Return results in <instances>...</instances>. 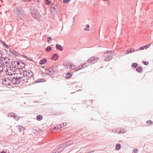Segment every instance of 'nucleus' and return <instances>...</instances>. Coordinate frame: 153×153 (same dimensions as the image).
<instances>
[{
	"label": "nucleus",
	"mask_w": 153,
	"mask_h": 153,
	"mask_svg": "<svg viewBox=\"0 0 153 153\" xmlns=\"http://www.w3.org/2000/svg\"><path fill=\"white\" fill-rule=\"evenodd\" d=\"M136 71L137 72L141 73L142 71V68L140 66H139L136 69Z\"/></svg>",
	"instance_id": "a211bd4d"
},
{
	"label": "nucleus",
	"mask_w": 153,
	"mask_h": 153,
	"mask_svg": "<svg viewBox=\"0 0 153 153\" xmlns=\"http://www.w3.org/2000/svg\"><path fill=\"white\" fill-rule=\"evenodd\" d=\"M132 67L135 68H137L138 66L137 64L136 63H133L132 65Z\"/></svg>",
	"instance_id": "393cba45"
},
{
	"label": "nucleus",
	"mask_w": 153,
	"mask_h": 153,
	"mask_svg": "<svg viewBox=\"0 0 153 153\" xmlns=\"http://www.w3.org/2000/svg\"><path fill=\"white\" fill-rule=\"evenodd\" d=\"M138 150L137 149H134L133 150L134 153H137L138 152Z\"/></svg>",
	"instance_id": "f704fd0d"
},
{
	"label": "nucleus",
	"mask_w": 153,
	"mask_h": 153,
	"mask_svg": "<svg viewBox=\"0 0 153 153\" xmlns=\"http://www.w3.org/2000/svg\"><path fill=\"white\" fill-rule=\"evenodd\" d=\"M86 27L87 28H89L90 27V26L88 25V24L86 25Z\"/></svg>",
	"instance_id": "a18cd8bd"
},
{
	"label": "nucleus",
	"mask_w": 153,
	"mask_h": 153,
	"mask_svg": "<svg viewBox=\"0 0 153 153\" xmlns=\"http://www.w3.org/2000/svg\"><path fill=\"white\" fill-rule=\"evenodd\" d=\"M118 130H119V129H120V131H119V132L118 133V134H120V133H121V132H122V131H122V129H120V128H118Z\"/></svg>",
	"instance_id": "79ce46f5"
},
{
	"label": "nucleus",
	"mask_w": 153,
	"mask_h": 153,
	"mask_svg": "<svg viewBox=\"0 0 153 153\" xmlns=\"http://www.w3.org/2000/svg\"><path fill=\"white\" fill-rule=\"evenodd\" d=\"M144 64L146 65H147L149 64V63L148 62H144Z\"/></svg>",
	"instance_id": "37998d69"
},
{
	"label": "nucleus",
	"mask_w": 153,
	"mask_h": 153,
	"mask_svg": "<svg viewBox=\"0 0 153 153\" xmlns=\"http://www.w3.org/2000/svg\"><path fill=\"white\" fill-rule=\"evenodd\" d=\"M70 1V0H63V2H65L67 3H68Z\"/></svg>",
	"instance_id": "e433bc0d"
},
{
	"label": "nucleus",
	"mask_w": 153,
	"mask_h": 153,
	"mask_svg": "<svg viewBox=\"0 0 153 153\" xmlns=\"http://www.w3.org/2000/svg\"><path fill=\"white\" fill-rule=\"evenodd\" d=\"M51 5L50 10L51 14L53 15L57 12V7L56 4H53L50 1L48 0V5Z\"/></svg>",
	"instance_id": "0eeeda50"
},
{
	"label": "nucleus",
	"mask_w": 153,
	"mask_h": 153,
	"mask_svg": "<svg viewBox=\"0 0 153 153\" xmlns=\"http://www.w3.org/2000/svg\"><path fill=\"white\" fill-rule=\"evenodd\" d=\"M18 127L19 128V131L20 132H21L23 130L25 129L24 127L22 126L19 125L18 126Z\"/></svg>",
	"instance_id": "4be33fe9"
},
{
	"label": "nucleus",
	"mask_w": 153,
	"mask_h": 153,
	"mask_svg": "<svg viewBox=\"0 0 153 153\" xmlns=\"http://www.w3.org/2000/svg\"><path fill=\"white\" fill-rule=\"evenodd\" d=\"M16 64L17 67H18L20 65H24V63L22 62L21 61H16Z\"/></svg>",
	"instance_id": "6ab92c4d"
},
{
	"label": "nucleus",
	"mask_w": 153,
	"mask_h": 153,
	"mask_svg": "<svg viewBox=\"0 0 153 153\" xmlns=\"http://www.w3.org/2000/svg\"><path fill=\"white\" fill-rule=\"evenodd\" d=\"M23 74L27 79H29L33 75V73L30 70L25 71L24 72Z\"/></svg>",
	"instance_id": "9d476101"
},
{
	"label": "nucleus",
	"mask_w": 153,
	"mask_h": 153,
	"mask_svg": "<svg viewBox=\"0 0 153 153\" xmlns=\"http://www.w3.org/2000/svg\"><path fill=\"white\" fill-rule=\"evenodd\" d=\"M45 50H46V51H48V47H47L46 48Z\"/></svg>",
	"instance_id": "8fccbe9b"
},
{
	"label": "nucleus",
	"mask_w": 153,
	"mask_h": 153,
	"mask_svg": "<svg viewBox=\"0 0 153 153\" xmlns=\"http://www.w3.org/2000/svg\"><path fill=\"white\" fill-rule=\"evenodd\" d=\"M124 132H123V133H124Z\"/></svg>",
	"instance_id": "13d9d810"
},
{
	"label": "nucleus",
	"mask_w": 153,
	"mask_h": 153,
	"mask_svg": "<svg viewBox=\"0 0 153 153\" xmlns=\"http://www.w3.org/2000/svg\"><path fill=\"white\" fill-rule=\"evenodd\" d=\"M152 122L150 120H149L146 122V124L149 126L150 125V124H152Z\"/></svg>",
	"instance_id": "c85d7f7f"
},
{
	"label": "nucleus",
	"mask_w": 153,
	"mask_h": 153,
	"mask_svg": "<svg viewBox=\"0 0 153 153\" xmlns=\"http://www.w3.org/2000/svg\"><path fill=\"white\" fill-rule=\"evenodd\" d=\"M46 81L44 80V79H39L37 81H36V82H43Z\"/></svg>",
	"instance_id": "5701e85b"
},
{
	"label": "nucleus",
	"mask_w": 153,
	"mask_h": 153,
	"mask_svg": "<svg viewBox=\"0 0 153 153\" xmlns=\"http://www.w3.org/2000/svg\"><path fill=\"white\" fill-rule=\"evenodd\" d=\"M72 143V142L70 141L66 142L65 143L61 145L60 147L57 149H53V151L51 153H59L63 151L64 149L66 147L65 146L67 145L68 146L71 144Z\"/></svg>",
	"instance_id": "39448f33"
},
{
	"label": "nucleus",
	"mask_w": 153,
	"mask_h": 153,
	"mask_svg": "<svg viewBox=\"0 0 153 153\" xmlns=\"http://www.w3.org/2000/svg\"><path fill=\"white\" fill-rule=\"evenodd\" d=\"M67 124V123H62V127H63L64 126H65Z\"/></svg>",
	"instance_id": "58836bf2"
},
{
	"label": "nucleus",
	"mask_w": 153,
	"mask_h": 153,
	"mask_svg": "<svg viewBox=\"0 0 153 153\" xmlns=\"http://www.w3.org/2000/svg\"><path fill=\"white\" fill-rule=\"evenodd\" d=\"M62 127V125L61 124H60L59 125H58L57 126L55 127V128H56V129H58L59 128H61Z\"/></svg>",
	"instance_id": "c756f323"
},
{
	"label": "nucleus",
	"mask_w": 153,
	"mask_h": 153,
	"mask_svg": "<svg viewBox=\"0 0 153 153\" xmlns=\"http://www.w3.org/2000/svg\"><path fill=\"white\" fill-rule=\"evenodd\" d=\"M103 1H107L108 0H102Z\"/></svg>",
	"instance_id": "6e6d98bb"
},
{
	"label": "nucleus",
	"mask_w": 153,
	"mask_h": 153,
	"mask_svg": "<svg viewBox=\"0 0 153 153\" xmlns=\"http://www.w3.org/2000/svg\"><path fill=\"white\" fill-rule=\"evenodd\" d=\"M14 118L16 120H18L19 119V117L17 116H16L15 114L13 116Z\"/></svg>",
	"instance_id": "7c9ffc66"
},
{
	"label": "nucleus",
	"mask_w": 153,
	"mask_h": 153,
	"mask_svg": "<svg viewBox=\"0 0 153 153\" xmlns=\"http://www.w3.org/2000/svg\"><path fill=\"white\" fill-rule=\"evenodd\" d=\"M86 66L85 65V63L83 64V65L79 66L76 68L75 67V69L74 71H77L79 70L82 69L83 68H85Z\"/></svg>",
	"instance_id": "ddd939ff"
},
{
	"label": "nucleus",
	"mask_w": 153,
	"mask_h": 153,
	"mask_svg": "<svg viewBox=\"0 0 153 153\" xmlns=\"http://www.w3.org/2000/svg\"><path fill=\"white\" fill-rule=\"evenodd\" d=\"M135 51V49H131L129 50H128L126 54H128L132 52V51Z\"/></svg>",
	"instance_id": "cd10ccee"
},
{
	"label": "nucleus",
	"mask_w": 153,
	"mask_h": 153,
	"mask_svg": "<svg viewBox=\"0 0 153 153\" xmlns=\"http://www.w3.org/2000/svg\"><path fill=\"white\" fill-rule=\"evenodd\" d=\"M47 61V60L44 59H43L41 60L39 62V64L40 65H42L44 64Z\"/></svg>",
	"instance_id": "412c9836"
},
{
	"label": "nucleus",
	"mask_w": 153,
	"mask_h": 153,
	"mask_svg": "<svg viewBox=\"0 0 153 153\" xmlns=\"http://www.w3.org/2000/svg\"><path fill=\"white\" fill-rule=\"evenodd\" d=\"M11 80L8 78H5L3 79L2 83L4 85L11 86Z\"/></svg>",
	"instance_id": "9b49d317"
},
{
	"label": "nucleus",
	"mask_w": 153,
	"mask_h": 153,
	"mask_svg": "<svg viewBox=\"0 0 153 153\" xmlns=\"http://www.w3.org/2000/svg\"><path fill=\"white\" fill-rule=\"evenodd\" d=\"M110 3V1H108V4H109Z\"/></svg>",
	"instance_id": "3c124183"
},
{
	"label": "nucleus",
	"mask_w": 153,
	"mask_h": 153,
	"mask_svg": "<svg viewBox=\"0 0 153 153\" xmlns=\"http://www.w3.org/2000/svg\"><path fill=\"white\" fill-rule=\"evenodd\" d=\"M56 48L57 49L61 51H62V46L59 44H57L56 45Z\"/></svg>",
	"instance_id": "dca6fc26"
},
{
	"label": "nucleus",
	"mask_w": 153,
	"mask_h": 153,
	"mask_svg": "<svg viewBox=\"0 0 153 153\" xmlns=\"http://www.w3.org/2000/svg\"><path fill=\"white\" fill-rule=\"evenodd\" d=\"M11 64H12V65L13 66V67H14V68H17L16 67L17 66H16V61H15V62L13 61L12 62Z\"/></svg>",
	"instance_id": "b1692460"
},
{
	"label": "nucleus",
	"mask_w": 153,
	"mask_h": 153,
	"mask_svg": "<svg viewBox=\"0 0 153 153\" xmlns=\"http://www.w3.org/2000/svg\"><path fill=\"white\" fill-rule=\"evenodd\" d=\"M26 79H27L23 74L21 75L20 74H16V76L12 79V83L14 85H18L21 82L23 83V82Z\"/></svg>",
	"instance_id": "f257e3e1"
},
{
	"label": "nucleus",
	"mask_w": 153,
	"mask_h": 153,
	"mask_svg": "<svg viewBox=\"0 0 153 153\" xmlns=\"http://www.w3.org/2000/svg\"><path fill=\"white\" fill-rule=\"evenodd\" d=\"M116 146L115 149L116 150H119L120 149L121 147V145L119 144H117Z\"/></svg>",
	"instance_id": "aec40b11"
},
{
	"label": "nucleus",
	"mask_w": 153,
	"mask_h": 153,
	"mask_svg": "<svg viewBox=\"0 0 153 153\" xmlns=\"http://www.w3.org/2000/svg\"><path fill=\"white\" fill-rule=\"evenodd\" d=\"M3 44V45L6 47L7 48H9V47L4 42H2Z\"/></svg>",
	"instance_id": "473e14b6"
},
{
	"label": "nucleus",
	"mask_w": 153,
	"mask_h": 153,
	"mask_svg": "<svg viewBox=\"0 0 153 153\" xmlns=\"http://www.w3.org/2000/svg\"><path fill=\"white\" fill-rule=\"evenodd\" d=\"M87 28H84V30H85V31H89V29H87Z\"/></svg>",
	"instance_id": "de8ad7c7"
},
{
	"label": "nucleus",
	"mask_w": 153,
	"mask_h": 153,
	"mask_svg": "<svg viewBox=\"0 0 153 153\" xmlns=\"http://www.w3.org/2000/svg\"><path fill=\"white\" fill-rule=\"evenodd\" d=\"M144 48H145L144 47V46H143L140 47V48L139 49L140 50H143Z\"/></svg>",
	"instance_id": "ea45409f"
},
{
	"label": "nucleus",
	"mask_w": 153,
	"mask_h": 153,
	"mask_svg": "<svg viewBox=\"0 0 153 153\" xmlns=\"http://www.w3.org/2000/svg\"><path fill=\"white\" fill-rule=\"evenodd\" d=\"M150 44H148L144 46V47L145 48H147L150 46Z\"/></svg>",
	"instance_id": "4c0bfd02"
},
{
	"label": "nucleus",
	"mask_w": 153,
	"mask_h": 153,
	"mask_svg": "<svg viewBox=\"0 0 153 153\" xmlns=\"http://www.w3.org/2000/svg\"><path fill=\"white\" fill-rule=\"evenodd\" d=\"M6 73L7 75L10 76H12L13 75H14V76H16L15 74H17L16 69H14L13 67H9L7 69Z\"/></svg>",
	"instance_id": "423d86ee"
},
{
	"label": "nucleus",
	"mask_w": 153,
	"mask_h": 153,
	"mask_svg": "<svg viewBox=\"0 0 153 153\" xmlns=\"http://www.w3.org/2000/svg\"><path fill=\"white\" fill-rule=\"evenodd\" d=\"M48 44L50 43V41L49 40H48Z\"/></svg>",
	"instance_id": "4d7b16f0"
},
{
	"label": "nucleus",
	"mask_w": 153,
	"mask_h": 153,
	"mask_svg": "<svg viewBox=\"0 0 153 153\" xmlns=\"http://www.w3.org/2000/svg\"><path fill=\"white\" fill-rule=\"evenodd\" d=\"M1 57H2H2H4V56H3V55H2V54H1Z\"/></svg>",
	"instance_id": "603ef678"
},
{
	"label": "nucleus",
	"mask_w": 153,
	"mask_h": 153,
	"mask_svg": "<svg viewBox=\"0 0 153 153\" xmlns=\"http://www.w3.org/2000/svg\"><path fill=\"white\" fill-rule=\"evenodd\" d=\"M13 12L15 15L20 18L21 19H25L27 15L22 7L17 6L14 8Z\"/></svg>",
	"instance_id": "f03ea898"
},
{
	"label": "nucleus",
	"mask_w": 153,
	"mask_h": 153,
	"mask_svg": "<svg viewBox=\"0 0 153 153\" xmlns=\"http://www.w3.org/2000/svg\"><path fill=\"white\" fill-rule=\"evenodd\" d=\"M48 39L51 40H52L51 37H48Z\"/></svg>",
	"instance_id": "09e8293b"
},
{
	"label": "nucleus",
	"mask_w": 153,
	"mask_h": 153,
	"mask_svg": "<svg viewBox=\"0 0 153 153\" xmlns=\"http://www.w3.org/2000/svg\"><path fill=\"white\" fill-rule=\"evenodd\" d=\"M25 66V64H24V65H20L18 66V67H16L17 68H19V69H20L21 68H22Z\"/></svg>",
	"instance_id": "2f4dec72"
},
{
	"label": "nucleus",
	"mask_w": 153,
	"mask_h": 153,
	"mask_svg": "<svg viewBox=\"0 0 153 153\" xmlns=\"http://www.w3.org/2000/svg\"><path fill=\"white\" fill-rule=\"evenodd\" d=\"M1 52V51L0 50V52Z\"/></svg>",
	"instance_id": "bf43d9fd"
},
{
	"label": "nucleus",
	"mask_w": 153,
	"mask_h": 153,
	"mask_svg": "<svg viewBox=\"0 0 153 153\" xmlns=\"http://www.w3.org/2000/svg\"><path fill=\"white\" fill-rule=\"evenodd\" d=\"M57 67L56 66L51 67L48 68V74L54 75L55 74V71L56 70Z\"/></svg>",
	"instance_id": "f8f14e48"
},
{
	"label": "nucleus",
	"mask_w": 153,
	"mask_h": 153,
	"mask_svg": "<svg viewBox=\"0 0 153 153\" xmlns=\"http://www.w3.org/2000/svg\"><path fill=\"white\" fill-rule=\"evenodd\" d=\"M10 59L7 57H0V63L3 66L8 67L10 64Z\"/></svg>",
	"instance_id": "20e7f679"
},
{
	"label": "nucleus",
	"mask_w": 153,
	"mask_h": 153,
	"mask_svg": "<svg viewBox=\"0 0 153 153\" xmlns=\"http://www.w3.org/2000/svg\"><path fill=\"white\" fill-rule=\"evenodd\" d=\"M45 4L46 5L48 4V0H45Z\"/></svg>",
	"instance_id": "c03bdc74"
},
{
	"label": "nucleus",
	"mask_w": 153,
	"mask_h": 153,
	"mask_svg": "<svg viewBox=\"0 0 153 153\" xmlns=\"http://www.w3.org/2000/svg\"><path fill=\"white\" fill-rule=\"evenodd\" d=\"M3 69L2 65H0V71L2 72Z\"/></svg>",
	"instance_id": "c9c22d12"
},
{
	"label": "nucleus",
	"mask_w": 153,
	"mask_h": 153,
	"mask_svg": "<svg viewBox=\"0 0 153 153\" xmlns=\"http://www.w3.org/2000/svg\"><path fill=\"white\" fill-rule=\"evenodd\" d=\"M0 153H10L9 152H6L4 151H2Z\"/></svg>",
	"instance_id": "a19ab883"
},
{
	"label": "nucleus",
	"mask_w": 153,
	"mask_h": 153,
	"mask_svg": "<svg viewBox=\"0 0 153 153\" xmlns=\"http://www.w3.org/2000/svg\"><path fill=\"white\" fill-rule=\"evenodd\" d=\"M113 53L112 52L108 51L104 54V56L105 57V60L108 61L111 60L112 58V55Z\"/></svg>",
	"instance_id": "6e6552de"
},
{
	"label": "nucleus",
	"mask_w": 153,
	"mask_h": 153,
	"mask_svg": "<svg viewBox=\"0 0 153 153\" xmlns=\"http://www.w3.org/2000/svg\"><path fill=\"white\" fill-rule=\"evenodd\" d=\"M15 114L13 113L12 112L10 113H9L8 115V117H13V116L14 114Z\"/></svg>",
	"instance_id": "a878e982"
},
{
	"label": "nucleus",
	"mask_w": 153,
	"mask_h": 153,
	"mask_svg": "<svg viewBox=\"0 0 153 153\" xmlns=\"http://www.w3.org/2000/svg\"><path fill=\"white\" fill-rule=\"evenodd\" d=\"M47 39H48V37H47ZM47 42H48V39L47 40Z\"/></svg>",
	"instance_id": "864d4df0"
},
{
	"label": "nucleus",
	"mask_w": 153,
	"mask_h": 153,
	"mask_svg": "<svg viewBox=\"0 0 153 153\" xmlns=\"http://www.w3.org/2000/svg\"><path fill=\"white\" fill-rule=\"evenodd\" d=\"M51 48L50 47L48 46V51H51Z\"/></svg>",
	"instance_id": "49530a36"
},
{
	"label": "nucleus",
	"mask_w": 153,
	"mask_h": 153,
	"mask_svg": "<svg viewBox=\"0 0 153 153\" xmlns=\"http://www.w3.org/2000/svg\"><path fill=\"white\" fill-rule=\"evenodd\" d=\"M30 12L31 14L34 19L40 21L41 16L37 10L33 7H32L30 9Z\"/></svg>",
	"instance_id": "7ed1b4c3"
},
{
	"label": "nucleus",
	"mask_w": 153,
	"mask_h": 153,
	"mask_svg": "<svg viewBox=\"0 0 153 153\" xmlns=\"http://www.w3.org/2000/svg\"><path fill=\"white\" fill-rule=\"evenodd\" d=\"M73 19L74 21L75 19H74V18H73Z\"/></svg>",
	"instance_id": "5fc2aeb1"
},
{
	"label": "nucleus",
	"mask_w": 153,
	"mask_h": 153,
	"mask_svg": "<svg viewBox=\"0 0 153 153\" xmlns=\"http://www.w3.org/2000/svg\"><path fill=\"white\" fill-rule=\"evenodd\" d=\"M71 76V74L70 73H67L66 74V76L67 78H69Z\"/></svg>",
	"instance_id": "72a5a7b5"
},
{
	"label": "nucleus",
	"mask_w": 153,
	"mask_h": 153,
	"mask_svg": "<svg viewBox=\"0 0 153 153\" xmlns=\"http://www.w3.org/2000/svg\"><path fill=\"white\" fill-rule=\"evenodd\" d=\"M36 120L39 121H41L43 119V117L41 115H38L36 117Z\"/></svg>",
	"instance_id": "2eb2a0df"
},
{
	"label": "nucleus",
	"mask_w": 153,
	"mask_h": 153,
	"mask_svg": "<svg viewBox=\"0 0 153 153\" xmlns=\"http://www.w3.org/2000/svg\"><path fill=\"white\" fill-rule=\"evenodd\" d=\"M10 52L12 54L14 55H16V51L13 49H10Z\"/></svg>",
	"instance_id": "bb28decb"
},
{
	"label": "nucleus",
	"mask_w": 153,
	"mask_h": 153,
	"mask_svg": "<svg viewBox=\"0 0 153 153\" xmlns=\"http://www.w3.org/2000/svg\"><path fill=\"white\" fill-rule=\"evenodd\" d=\"M58 58V56L57 54H54L53 56L51 58V59L52 60H54L55 61L57 60Z\"/></svg>",
	"instance_id": "4468645a"
},
{
	"label": "nucleus",
	"mask_w": 153,
	"mask_h": 153,
	"mask_svg": "<svg viewBox=\"0 0 153 153\" xmlns=\"http://www.w3.org/2000/svg\"><path fill=\"white\" fill-rule=\"evenodd\" d=\"M69 67L71 71H74L75 69V66L74 65L71 64Z\"/></svg>",
	"instance_id": "f3484780"
},
{
	"label": "nucleus",
	"mask_w": 153,
	"mask_h": 153,
	"mask_svg": "<svg viewBox=\"0 0 153 153\" xmlns=\"http://www.w3.org/2000/svg\"><path fill=\"white\" fill-rule=\"evenodd\" d=\"M99 59V58L95 57L92 56L89 59H88L85 62V65H86L87 63H94L96 62Z\"/></svg>",
	"instance_id": "1a4fd4ad"
}]
</instances>
